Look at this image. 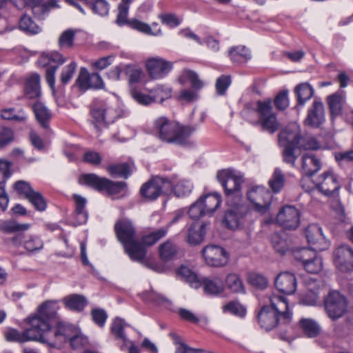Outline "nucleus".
I'll list each match as a JSON object with an SVG mask.
<instances>
[{"label":"nucleus","instance_id":"f257e3e1","mask_svg":"<svg viewBox=\"0 0 353 353\" xmlns=\"http://www.w3.org/2000/svg\"><path fill=\"white\" fill-rule=\"evenodd\" d=\"M270 305H263L257 314L260 326L266 331L276 327L278 338L284 341H290V334L294 330L293 312L290 309L288 299L281 296H272Z\"/></svg>","mask_w":353,"mask_h":353},{"label":"nucleus","instance_id":"f03ea898","mask_svg":"<svg viewBox=\"0 0 353 353\" xmlns=\"http://www.w3.org/2000/svg\"><path fill=\"white\" fill-rule=\"evenodd\" d=\"M279 145L283 148V161L292 167L298 156L295 154V150H316L320 148V143L313 137L302 135L301 129L298 125H292L286 126L278 134Z\"/></svg>","mask_w":353,"mask_h":353},{"label":"nucleus","instance_id":"7ed1b4c3","mask_svg":"<svg viewBox=\"0 0 353 353\" xmlns=\"http://www.w3.org/2000/svg\"><path fill=\"white\" fill-rule=\"evenodd\" d=\"M114 230L130 259L147 265V249L137 239V231L132 222L128 219H119L114 223Z\"/></svg>","mask_w":353,"mask_h":353},{"label":"nucleus","instance_id":"20e7f679","mask_svg":"<svg viewBox=\"0 0 353 353\" xmlns=\"http://www.w3.org/2000/svg\"><path fill=\"white\" fill-rule=\"evenodd\" d=\"M178 277L193 288L198 289L202 287L204 294L211 297L219 296L224 292V284L219 276H204L199 279L192 270L181 265L178 268Z\"/></svg>","mask_w":353,"mask_h":353},{"label":"nucleus","instance_id":"39448f33","mask_svg":"<svg viewBox=\"0 0 353 353\" xmlns=\"http://www.w3.org/2000/svg\"><path fill=\"white\" fill-rule=\"evenodd\" d=\"M90 112L97 130L123 116L122 110L114 99H94L90 104Z\"/></svg>","mask_w":353,"mask_h":353},{"label":"nucleus","instance_id":"423d86ee","mask_svg":"<svg viewBox=\"0 0 353 353\" xmlns=\"http://www.w3.org/2000/svg\"><path fill=\"white\" fill-rule=\"evenodd\" d=\"M38 332L41 336L39 341L46 343L50 347H56L58 345L65 343L68 338L76 332V327L63 321H56V327L52 328L51 324L48 325L44 321L37 319Z\"/></svg>","mask_w":353,"mask_h":353},{"label":"nucleus","instance_id":"0eeeda50","mask_svg":"<svg viewBox=\"0 0 353 353\" xmlns=\"http://www.w3.org/2000/svg\"><path fill=\"white\" fill-rule=\"evenodd\" d=\"M178 82L181 85L187 83L191 85V89H183L180 91L178 101L190 104L199 99V92L205 86V83L195 71L188 68L183 69L178 77Z\"/></svg>","mask_w":353,"mask_h":353},{"label":"nucleus","instance_id":"6e6552de","mask_svg":"<svg viewBox=\"0 0 353 353\" xmlns=\"http://www.w3.org/2000/svg\"><path fill=\"white\" fill-rule=\"evenodd\" d=\"M216 179L228 199L241 198V185L244 182V177L241 172L232 168L223 169L217 172Z\"/></svg>","mask_w":353,"mask_h":353},{"label":"nucleus","instance_id":"1a4fd4ad","mask_svg":"<svg viewBox=\"0 0 353 353\" xmlns=\"http://www.w3.org/2000/svg\"><path fill=\"white\" fill-rule=\"evenodd\" d=\"M251 216L252 211L247 204L235 203L225 211L222 224L231 230L241 229L252 221Z\"/></svg>","mask_w":353,"mask_h":353},{"label":"nucleus","instance_id":"9d476101","mask_svg":"<svg viewBox=\"0 0 353 353\" xmlns=\"http://www.w3.org/2000/svg\"><path fill=\"white\" fill-rule=\"evenodd\" d=\"M254 112L258 116V123L263 130L273 134L279 130L280 124L277 120L276 113L272 111V101L271 99L257 101Z\"/></svg>","mask_w":353,"mask_h":353},{"label":"nucleus","instance_id":"9b49d317","mask_svg":"<svg viewBox=\"0 0 353 353\" xmlns=\"http://www.w3.org/2000/svg\"><path fill=\"white\" fill-rule=\"evenodd\" d=\"M78 181L80 185L90 186L99 192L105 190L111 195L120 193L126 186L125 182H114L106 178H101L94 174H81Z\"/></svg>","mask_w":353,"mask_h":353},{"label":"nucleus","instance_id":"f8f14e48","mask_svg":"<svg viewBox=\"0 0 353 353\" xmlns=\"http://www.w3.org/2000/svg\"><path fill=\"white\" fill-rule=\"evenodd\" d=\"M173 190L172 183L167 178L154 176L143 183L140 189L141 195L150 201L157 199L161 193Z\"/></svg>","mask_w":353,"mask_h":353},{"label":"nucleus","instance_id":"ddd939ff","mask_svg":"<svg viewBox=\"0 0 353 353\" xmlns=\"http://www.w3.org/2000/svg\"><path fill=\"white\" fill-rule=\"evenodd\" d=\"M272 194L264 186H252L247 192L248 200L253 205L256 212L264 214L270 209Z\"/></svg>","mask_w":353,"mask_h":353},{"label":"nucleus","instance_id":"4468645a","mask_svg":"<svg viewBox=\"0 0 353 353\" xmlns=\"http://www.w3.org/2000/svg\"><path fill=\"white\" fill-rule=\"evenodd\" d=\"M65 61V59L57 52H53L50 54L43 53L37 61L39 66L46 68V81L52 90H54L55 86L56 71L59 65L63 63Z\"/></svg>","mask_w":353,"mask_h":353},{"label":"nucleus","instance_id":"2eb2a0df","mask_svg":"<svg viewBox=\"0 0 353 353\" xmlns=\"http://www.w3.org/2000/svg\"><path fill=\"white\" fill-rule=\"evenodd\" d=\"M347 300L339 292H330L324 300L325 310L332 320L341 317L347 309Z\"/></svg>","mask_w":353,"mask_h":353},{"label":"nucleus","instance_id":"dca6fc26","mask_svg":"<svg viewBox=\"0 0 353 353\" xmlns=\"http://www.w3.org/2000/svg\"><path fill=\"white\" fill-rule=\"evenodd\" d=\"M28 323L30 327L22 332L13 328L7 329L4 333L6 340L10 342L18 343H24L28 341H39V337L41 335L38 332L37 319L28 318Z\"/></svg>","mask_w":353,"mask_h":353},{"label":"nucleus","instance_id":"f3484780","mask_svg":"<svg viewBox=\"0 0 353 353\" xmlns=\"http://www.w3.org/2000/svg\"><path fill=\"white\" fill-rule=\"evenodd\" d=\"M276 223L284 230H294L301 223V212L293 205H285L279 211Z\"/></svg>","mask_w":353,"mask_h":353},{"label":"nucleus","instance_id":"a211bd4d","mask_svg":"<svg viewBox=\"0 0 353 353\" xmlns=\"http://www.w3.org/2000/svg\"><path fill=\"white\" fill-rule=\"evenodd\" d=\"M316 189L326 196H332L341 188L337 175L333 170L323 172L315 181Z\"/></svg>","mask_w":353,"mask_h":353},{"label":"nucleus","instance_id":"6ab92c4d","mask_svg":"<svg viewBox=\"0 0 353 353\" xmlns=\"http://www.w3.org/2000/svg\"><path fill=\"white\" fill-rule=\"evenodd\" d=\"M201 253L205 263L210 266L222 267L229 261L228 252L219 245H206L203 248Z\"/></svg>","mask_w":353,"mask_h":353},{"label":"nucleus","instance_id":"aec40b11","mask_svg":"<svg viewBox=\"0 0 353 353\" xmlns=\"http://www.w3.org/2000/svg\"><path fill=\"white\" fill-rule=\"evenodd\" d=\"M8 243L10 248L23 246L29 252L40 250L43 247L40 237L34 235L26 236L23 232L15 234L8 241Z\"/></svg>","mask_w":353,"mask_h":353},{"label":"nucleus","instance_id":"412c9836","mask_svg":"<svg viewBox=\"0 0 353 353\" xmlns=\"http://www.w3.org/2000/svg\"><path fill=\"white\" fill-rule=\"evenodd\" d=\"M153 130L163 141L173 143L176 140V124L165 117L154 121Z\"/></svg>","mask_w":353,"mask_h":353},{"label":"nucleus","instance_id":"4be33fe9","mask_svg":"<svg viewBox=\"0 0 353 353\" xmlns=\"http://www.w3.org/2000/svg\"><path fill=\"white\" fill-rule=\"evenodd\" d=\"M305 235L310 247L314 250L323 251L330 246V241L326 239L322 228L318 224H310L305 229Z\"/></svg>","mask_w":353,"mask_h":353},{"label":"nucleus","instance_id":"5701e85b","mask_svg":"<svg viewBox=\"0 0 353 353\" xmlns=\"http://www.w3.org/2000/svg\"><path fill=\"white\" fill-rule=\"evenodd\" d=\"M334 263L341 272L353 271V249L347 245L339 246L334 252Z\"/></svg>","mask_w":353,"mask_h":353},{"label":"nucleus","instance_id":"b1692460","mask_svg":"<svg viewBox=\"0 0 353 353\" xmlns=\"http://www.w3.org/2000/svg\"><path fill=\"white\" fill-rule=\"evenodd\" d=\"M146 69L152 79H159L166 76L173 68L171 62L161 58H150L146 61Z\"/></svg>","mask_w":353,"mask_h":353},{"label":"nucleus","instance_id":"393cba45","mask_svg":"<svg viewBox=\"0 0 353 353\" xmlns=\"http://www.w3.org/2000/svg\"><path fill=\"white\" fill-rule=\"evenodd\" d=\"M324 121V105L320 99H315L307 110L304 123L310 127L318 128Z\"/></svg>","mask_w":353,"mask_h":353},{"label":"nucleus","instance_id":"a878e982","mask_svg":"<svg viewBox=\"0 0 353 353\" xmlns=\"http://www.w3.org/2000/svg\"><path fill=\"white\" fill-rule=\"evenodd\" d=\"M276 288L281 293L293 294L297 288V281L294 274L286 271L279 273L275 278Z\"/></svg>","mask_w":353,"mask_h":353},{"label":"nucleus","instance_id":"bb28decb","mask_svg":"<svg viewBox=\"0 0 353 353\" xmlns=\"http://www.w3.org/2000/svg\"><path fill=\"white\" fill-rule=\"evenodd\" d=\"M59 307L57 301H47L42 303L37 310V314L29 319H37L52 324V321H57V310Z\"/></svg>","mask_w":353,"mask_h":353},{"label":"nucleus","instance_id":"cd10ccee","mask_svg":"<svg viewBox=\"0 0 353 353\" xmlns=\"http://www.w3.org/2000/svg\"><path fill=\"white\" fill-rule=\"evenodd\" d=\"M227 56L232 63L235 65L246 64L252 58L250 49L243 45L230 47L228 49Z\"/></svg>","mask_w":353,"mask_h":353},{"label":"nucleus","instance_id":"c85d7f7f","mask_svg":"<svg viewBox=\"0 0 353 353\" xmlns=\"http://www.w3.org/2000/svg\"><path fill=\"white\" fill-rule=\"evenodd\" d=\"M196 129L195 125H183L178 122V146L188 150L195 148L196 143L192 134Z\"/></svg>","mask_w":353,"mask_h":353},{"label":"nucleus","instance_id":"c756f323","mask_svg":"<svg viewBox=\"0 0 353 353\" xmlns=\"http://www.w3.org/2000/svg\"><path fill=\"white\" fill-rule=\"evenodd\" d=\"M206 226L207 223L205 222L192 223L188 228L185 236L187 243L191 245H197L202 243L206 234Z\"/></svg>","mask_w":353,"mask_h":353},{"label":"nucleus","instance_id":"7c9ffc66","mask_svg":"<svg viewBox=\"0 0 353 353\" xmlns=\"http://www.w3.org/2000/svg\"><path fill=\"white\" fill-rule=\"evenodd\" d=\"M345 102V94L343 91H336L327 97V103L332 119L342 114Z\"/></svg>","mask_w":353,"mask_h":353},{"label":"nucleus","instance_id":"2f4dec72","mask_svg":"<svg viewBox=\"0 0 353 353\" xmlns=\"http://www.w3.org/2000/svg\"><path fill=\"white\" fill-rule=\"evenodd\" d=\"M11 163L7 161L0 159V208L2 210L7 208L8 196L5 191V182L10 176Z\"/></svg>","mask_w":353,"mask_h":353},{"label":"nucleus","instance_id":"473e14b6","mask_svg":"<svg viewBox=\"0 0 353 353\" xmlns=\"http://www.w3.org/2000/svg\"><path fill=\"white\" fill-rule=\"evenodd\" d=\"M322 166L320 159L315 155L305 154L301 157V171L306 176H314Z\"/></svg>","mask_w":353,"mask_h":353},{"label":"nucleus","instance_id":"72a5a7b5","mask_svg":"<svg viewBox=\"0 0 353 353\" xmlns=\"http://www.w3.org/2000/svg\"><path fill=\"white\" fill-rule=\"evenodd\" d=\"M294 94L296 99V108H303L314 94V89L307 82L299 83L294 88Z\"/></svg>","mask_w":353,"mask_h":353},{"label":"nucleus","instance_id":"f704fd0d","mask_svg":"<svg viewBox=\"0 0 353 353\" xmlns=\"http://www.w3.org/2000/svg\"><path fill=\"white\" fill-rule=\"evenodd\" d=\"M65 307L70 310L80 312L88 305L87 299L81 294H73L63 299Z\"/></svg>","mask_w":353,"mask_h":353},{"label":"nucleus","instance_id":"c9c22d12","mask_svg":"<svg viewBox=\"0 0 353 353\" xmlns=\"http://www.w3.org/2000/svg\"><path fill=\"white\" fill-rule=\"evenodd\" d=\"M201 204L205 208L208 215L212 216L214 212L220 207L222 200L219 193H210L199 198Z\"/></svg>","mask_w":353,"mask_h":353},{"label":"nucleus","instance_id":"e433bc0d","mask_svg":"<svg viewBox=\"0 0 353 353\" xmlns=\"http://www.w3.org/2000/svg\"><path fill=\"white\" fill-rule=\"evenodd\" d=\"M25 93L30 99H35L41 95L40 76L38 74L32 73L27 77Z\"/></svg>","mask_w":353,"mask_h":353},{"label":"nucleus","instance_id":"4c0bfd02","mask_svg":"<svg viewBox=\"0 0 353 353\" xmlns=\"http://www.w3.org/2000/svg\"><path fill=\"white\" fill-rule=\"evenodd\" d=\"M33 110L37 121L44 129H48L49 123L52 118L50 111L41 102H37L33 105Z\"/></svg>","mask_w":353,"mask_h":353},{"label":"nucleus","instance_id":"58836bf2","mask_svg":"<svg viewBox=\"0 0 353 353\" xmlns=\"http://www.w3.org/2000/svg\"><path fill=\"white\" fill-rule=\"evenodd\" d=\"M225 286L230 292L245 294V289L240 276L236 273L228 274L225 279Z\"/></svg>","mask_w":353,"mask_h":353},{"label":"nucleus","instance_id":"ea45409f","mask_svg":"<svg viewBox=\"0 0 353 353\" xmlns=\"http://www.w3.org/2000/svg\"><path fill=\"white\" fill-rule=\"evenodd\" d=\"M142 299L144 301L155 306H163L166 308H170L171 305V303L168 298L157 293L153 290L143 292L142 294Z\"/></svg>","mask_w":353,"mask_h":353},{"label":"nucleus","instance_id":"a19ab883","mask_svg":"<svg viewBox=\"0 0 353 353\" xmlns=\"http://www.w3.org/2000/svg\"><path fill=\"white\" fill-rule=\"evenodd\" d=\"M299 326L308 338L316 337L321 331L319 325L312 319H301L299 322Z\"/></svg>","mask_w":353,"mask_h":353},{"label":"nucleus","instance_id":"79ce46f5","mask_svg":"<svg viewBox=\"0 0 353 353\" xmlns=\"http://www.w3.org/2000/svg\"><path fill=\"white\" fill-rule=\"evenodd\" d=\"M128 326L124 319L116 317L113 321L110 326V332L114 335L116 339L121 340L125 345L129 343V340L127 338L124 329Z\"/></svg>","mask_w":353,"mask_h":353},{"label":"nucleus","instance_id":"37998d69","mask_svg":"<svg viewBox=\"0 0 353 353\" xmlns=\"http://www.w3.org/2000/svg\"><path fill=\"white\" fill-rule=\"evenodd\" d=\"M30 228L28 223L20 224L14 220L0 221V231L3 233H19L23 232Z\"/></svg>","mask_w":353,"mask_h":353},{"label":"nucleus","instance_id":"c03bdc74","mask_svg":"<svg viewBox=\"0 0 353 353\" xmlns=\"http://www.w3.org/2000/svg\"><path fill=\"white\" fill-rule=\"evenodd\" d=\"M73 199L75 203V214L77 216L79 224L86 223L88 217V212L85 210L86 199L79 194H74Z\"/></svg>","mask_w":353,"mask_h":353},{"label":"nucleus","instance_id":"a18cd8bd","mask_svg":"<svg viewBox=\"0 0 353 353\" xmlns=\"http://www.w3.org/2000/svg\"><path fill=\"white\" fill-rule=\"evenodd\" d=\"M316 252H319V250H314L313 248H299L295 250L293 252L294 259L299 262L303 266L307 261L314 259L316 256H317Z\"/></svg>","mask_w":353,"mask_h":353},{"label":"nucleus","instance_id":"49530a36","mask_svg":"<svg viewBox=\"0 0 353 353\" xmlns=\"http://www.w3.org/2000/svg\"><path fill=\"white\" fill-rule=\"evenodd\" d=\"M285 176L282 170L276 168L268 181V184L273 192L279 193L285 185Z\"/></svg>","mask_w":353,"mask_h":353},{"label":"nucleus","instance_id":"de8ad7c7","mask_svg":"<svg viewBox=\"0 0 353 353\" xmlns=\"http://www.w3.org/2000/svg\"><path fill=\"white\" fill-rule=\"evenodd\" d=\"M107 170L112 176H117L124 179H128L132 174L131 166L128 163L110 165L107 168Z\"/></svg>","mask_w":353,"mask_h":353},{"label":"nucleus","instance_id":"09e8293b","mask_svg":"<svg viewBox=\"0 0 353 353\" xmlns=\"http://www.w3.org/2000/svg\"><path fill=\"white\" fill-rule=\"evenodd\" d=\"M68 339L72 348L74 350H81L88 343V338L77 327L76 332H72Z\"/></svg>","mask_w":353,"mask_h":353},{"label":"nucleus","instance_id":"8fccbe9b","mask_svg":"<svg viewBox=\"0 0 353 353\" xmlns=\"http://www.w3.org/2000/svg\"><path fill=\"white\" fill-rule=\"evenodd\" d=\"M76 30L68 29L63 31L59 36L58 43L61 48L71 49L74 46V40Z\"/></svg>","mask_w":353,"mask_h":353},{"label":"nucleus","instance_id":"3c124183","mask_svg":"<svg viewBox=\"0 0 353 353\" xmlns=\"http://www.w3.org/2000/svg\"><path fill=\"white\" fill-rule=\"evenodd\" d=\"M248 283L255 288L265 290L268 285V279L258 272H250L248 276Z\"/></svg>","mask_w":353,"mask_h":353},{"label":"nucleus","instance_id":"603ef678","mask_svg":"<svg viewBox=\"0 0 353 353\" xmlns=\"http://www.w3.org/2000/svg\"><path fill=\"white\" fill-rule=\"evenodd\" d=\"M176 253V248L174 242L167 241L159 246L160 256L165 261L171 260Z\"/></svg>","mask_w":353,"mask_h":353},{"label":"nucleus","instance_id":"864d4df0","mask_svg":"<svg viewBox=\"0 0 353 353\" xmlns=\"http://www.w3.org/2000/svg\"><path fill=\"white\" fill-rule=\"evenodd\" d=\"M166 233V230L161 228L143 236L141 238V241H139L146 248V246H151L155 244L159 239L163 238Z\"/></svg>","mask_w":353,"mask_h":353},{"label":"nucleus","instance_id":"5fc2aeb1","mask_svg":"<svg viewBox=\"0 0 353 353\" xmlns=\"http://www.w3.org/2000/svg\"><path fill=\"white\" fill-rule=\"evenodd\" d=\"M128 26L134 30H138L142 33L150 35H159L161 34V30L158 29L155 32L152 30V28L147 23L137 19H132L129 22Z\"/></svg>","mask_w":353,"mask_h":353},{"label":"nucleus","instance_id":"6e6d98bb","mask_svg":"<svg viewBox=\"0 0 353 353\" xmlns=\"http://www.w3.org/2000/svg\"><path fill=\"white\" fill-rule=\"evenodd\" d=\"M288 93V90H283L279 92L275 96L273 103L278 110L283 111L289 107L290 100Z\"/></svg>","mask_w":353,"mask_h":353},{"label":"nucleus","instance_id":"4d7b16f0","mask_svg":"<svg viewBox=\"0 0 353 353\" xmlns=\"http://www.w3.org/2000/svg\"><path fill=\"white\" fill-rule=\"evenodd\" d=\"M19 26L21 30L30 34H37L40 31L39 27L27 15L21 18Z\"/></svg>","mask_w":353,"mask_h":353},{"label":"nucleus","instance_id":"13d9d810","mask_svg":"<svg viewBox=\"0 0 353 353\" xmlns=\"http://www.w3.org/2000/svg\"><path fill=\"white\" fill-rule=\"evenodd\" d=\"M125 72L130 85L138 83L143 76L142 70L134 65H128L125 67Z\"/></svg>","mask_w":353,"mask_h":353},{"label":"nucleus","instance_id":"bf43d9fd","mask_svg":"<svg viewBox=\"0 0 353 353\" xmlns=\"http://www.w3.org/2000/svg\"><path fill=\"white\" fill-rule=\"evenodd\" d=\"M232 83L230 75L222 74L216 79L215 83L216 92L218 95L223 96Z\"/></svg>","mask_w":353,"mask_h":353},{"label":"nucleus","instance_id":"052dcab7","mask_svg":"<svg viewBox=\"0 0 353 353\" xmlns=\"http://www.w3.org/2000/svg\"><path fill=\"white\" fill-rule=\"evenodd\" d=\"M91 73H89L85 68H81L79 76L76 80V85L81 91H86L90 89Z\"/></svg>","mask_w":353,"mask_h":353},{"label":"nucleus","instance_id":"680f3d73","mask_svg":"<svg viewBox=\"0 0 353 353\" xmlns=\"http://www.w3.org/2000/svg\"><path fill=\"white\" fill-rule=\"evenodd\" d=\"M130 94L137 103L143 105H148L155 101L154 97L142 92L136 88H131Z\"/></svg>","mask_w":353,"mask_h":353},{"label":"nucleus","instance_id":"e2e57ef3","mask_svg":"<svg viewBox=\"0 0 353 353\" xmlns=\"http://www.w3.org/2000/svg\"><path fill=\"white\" fill-rule=\"evenodd\" d=\"M188 213L190 218L194 220H199L200 218L208 215L205 208L201 204V200H199V199L190 205Z\"/></svg>","mask_w":353,"mask_h":353},{"label":"nucleus","instance_id":"0e129e2a","mask_svg":"<svg viewBox=\"0 0 353 353\" xmlns=\"http://www.w3.org/2000/svg\"><path fill=\"white\" fill-rule=\"evenodd\" d=\"M88 5L94 13L100 16H105L108 14L109 5L105 0H91Z\"/></svg>","mask_w":353,"mask_h":353},{"label":"nucleus","instance_id":"69168bd1","mask_svg":"<svg viewBox=\"0 0 353 353\" xmlns=\"http://www.w3.org/2000/svg\"><path fill=\"white\" fill-rule=\"evenodd\" d=\"M223 312H228L232 314L243 317L246 314V308L239 302L230 301L223 307Z\"/></svg>","mask_w":353,"mask_h":353},{"label":"nucleus","instance_id":"338daca9","mask_svg":"<svg viewBox=\"0 0 353 353\" xmlns=\"http://www.w3.org/2000/svg\"><path fill=\"white\" fill-rule=\"evenodd\" d=\"M28 200L34 205V208L40 212H43L46 209L47 203L39 192L33 191L28 198Z\"/></svg>","mask_w":353,"mask_h":353},{"label":"nucleus","instance_id":"774afa93","mask_svg":"<svg viewBox=\"0 0 353 353\" xmlns=\"http://www.w3.org/2000/svg\"><path fill=\"white\" fill-rule=\"evenodd\" d=\"M271 242L276 252L283 255L287 252L288 243L285 239H283L279 233H274L271 236Z\"/></svg>","mask_w":353,"mask_h":353}]
</instances>
